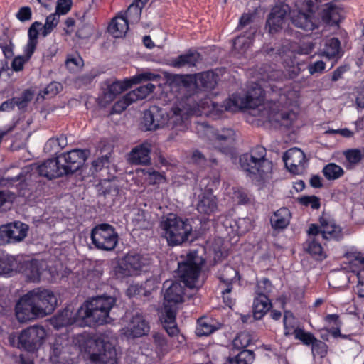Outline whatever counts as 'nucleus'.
<instances>
[{
    "mask_svg": "<svg viewBox=\"0 0 364 364\" xmlns=\"http://www.w3.org/2000/svg\"><path fill=\"white\" fill-rule=\"evenodd\" d=\"M287 11L285 8L275 7L269 14L267 20V25L269 28V32H277L282 28L285 22Z\"/></svg>",
    "mask_w": 364,
    "mask_h": 364,
    "instance_id": "nucleus-28",
    "label": "nucleus"
},
{
    "mask_svg": "<svg viewBox=\"0 0 364 364\" xmlns=\"http://www.w3.org/2000/svg\"><path fill=\"white\" fill-rule=\"evenodd\" d=\"M163 289L164 302L161 321L164 329L172 337L178 333L176 317L178 305L184 301L185 285L176 281L166 280L164 282Z\"/></svg>",
    "mask_w": 364,
    "mask_h": 364,
    "instance_id": "nucleus-3",
    "label": "nucleus"
},
{
    "mask_svg": "<svg viewBox=\"0 0 364 364\" xmlns=\"http://www.w3.org/2000/svg\"><path fill=\"white\" fill-rule=\"evenodd\" d=\"M148 1L149 0H134L129 6L126 12L120 16L125 18L129 25L137 23L141 18V10Z\"/></svg>",
    "mask_w": 364,
    "mask_h": 364,
    "instance_id": "nucleus-29",
    "label": "nucleus"
},
{
    "mask_svg": "<svg viewBox=\"0 0 364 364\" xmlns=\"http://www.w3.org/2000/svg\"><path fill=\"white\" fill-rule=\"evenodd\" d=\"M146 264V259L136 253H129L115 269L118 277H126L136 274Z\"/></svg>",
    "mask_w": 364,
    "mask_h": 364,
    "instance_id": "nucleus-17",
    "label": "nucleus"
},
{
    "mask_svg": "<svg viewBox=\"0 0 364 364\" xmlns=\"http://www.w3.org/2000/svg\"><path fill=\"white\" fill-rule=\"evenodd\" d=\"M322 172L323 176L329 181L336 180L344 174L343 168L334 163L326 165Z\"/></svg>",
    "mask_w": 364,
    "mask_h": 364,
    "instance_id": "nucleus-43",
    "label": "nucleus"
},
{
    "mask_svg": "<svg viewBox=\"0 0 364 364\" xmlns=\"http://www.w3.org/2000/svg\"><path fill=\"white\" fill-rule=\"evenodd\" d=\"M149 323L141 314H136L129 324L126 335L129 337L137 338L146 335L149 331Z\"/></svg>",
    "mask_w": 364,
    "mask_h": 364,
    "instance_id": "nucleus-23",
    "label": "nucleus"
},
{
    "mask_svg": "<svg viewBox=\"0 0 364 364\" xmlns=\"http://www.w3.org/2000/svg\"><path fill=\"white\" fill-rule=\"evenodd\" d=\"M18 267V262L14 256L0 250V275H9L16 271Z\"/></svg>",
    "mask_w": 364,
    "mask_h": 364,
    "instance_id": "nucleus-34",
    "label": "nucleus"
},
{
    "mask_svg": "<svg viewBox=\"0 0 364 364\" xmlns=\"http://www.w3.org/2000/svg\"><path fill=\"white\" fill-rule=\"evenodd\" d=\"M110 156L111 154L109 153L93 161L92 163V168H93V171L97 172L102 170L104 167L107 168L110 164Z\"/></svg>",
    "mask_w": 364,
    "mask_h": 364,
    "instance_id": "nucleus-58",
    "label": "nucleus"
},
{
    "mask_svg": "<svg viewBox=\"0 0 364 364\" xmlns=\"http://www.w3.org/2000/svg\"><path fill=\"white\" fill-rule=\"evenodd\" d=\"M271 302L267 296H258L253 302V316L255 319H261L269 311Z\"/></svg>",
    "mask_w": 364,
    "mask_h": 364,
    "instance_id": "nucleus-36",
    "label": "nucleus"
},
{
    "mask_svg": "<svg viewBox=\"0 0 364 364\" xmlns=\"http://www.w3.org/2000/svg\"><path fill=\"white\" fill-rule=\"evenodd\" d=\"M264 101V91L260 86L254 83L251 85L247 94L243 96L232 95L228 100L224 102L223 107L227 111L232 112L242 109H251L252 115H259L265 117L269 122H276L282 126L289 127L295 119V114L292 112H268L262 104Z\"/></svg>",
    "mask_w": 364,
    "mask_h": 364,
    "instance_id": "nucleus-1",
    "label": "nucleus"
},
{
    "mask_svg": "<svg viewBox=\"0 0 364 364\" xmlns=\"http://www.w3.org/2000/svg\"><path fill=\"white\" fill-rule=\"evenodd\" d=\"M72 4V0H58L55 14L59 16L65 15L71 9Z\"/></svg>",
    "mask_w": 364,
    "mask_h": 364,
    "instance_id": "nucleus-62",
    "label": "nucleus"
},
{
    "mask_svg": "<svg viewBox=\"0 0 364 364\" xmlns=\"http://www.w3.org/2000/svg\"><path fill=\"white\" fill-rule=\"evenodd\" d=\"M343 154L348 162V164L347 165L348 168H352L359 164L363 156L362 151L358 149L346 150L344 151Z\"/></svg>",
    "mask_w": 364,
    "mask_h": 364,
    "instance_id": "nucleus-48",
    "label": "nucleus"
},
{
    "mask_svg": "<svg viewBox=\"0 0 364 364\" xmlns=\"http://www.w3.org/2000/svg\"><path fill=\"white\" fill-rule=\"evenodd\" d=\"M237 271L230 265L225 264L218 269L217 277L221 282L220 287H223V292H231L232 282L237 276Z\"/></svg>",
    "mask_w": 364,
    "mask_h": 364,
    "instance_id": "nucleus-27",
    "label": "nucleus"
},
{
    "mask_svg": "<svg viewBox=\"0 0 364 364\" xmlns=\"http://www.w3.org/2000/svg\"><path fill=\"white\" fill-rule=\"evenodd\" d=\"M218 328V327L210 324L207 321L200 318L198 321L196 334L199 336H208Z\"/></svg>",
    "mask_w": 364,
    "mask_h": 364,
    "instance_id": "nucleus-49",
    "label": "nucleus"
},
{
    "mask_svg": "<svg viewBox=\"0 0 364 364\" xmlns=\"http://www.w3.org/2000/svg\"><path fill=\"white\" fill-rule=\"evenodd\" d=\"M201 60V55L198 52H188L186 54L181 55L176 58L171 60V65L181 68L185 66H195Z\"/></svg>",
    "mask_w": 364,
    "mask_h": 364,
    "instance_id": "nucleus-31",
    "label": "nucleus"
},
{
    "mask_svg": "<svg viewBox=\"0 0 364 364\" xmlns=\"http://www.w3.org/2000/svg\"><path fill=\"white\" fill-rule=\"evenodd\" d=\"M60 21V16L57 14H51L46 18L45 24L43 26L41 35L46 37L58 26Z\"/></svg>",
    "mask_w": 364,
    "mask_h": 364,
    "instance_id": "nucleus-47",
    "label": "nucleus"
},
{
    "mask_svg": "<svg viewBox=\"0 0 364 364\" xmlns=\"http://www.w3.org/2000/svg\"><path fill=\"white\" fill-rule=\"evenodd\" d=\"M267 150L262 146H257L248 153L240 156V164L247 175L259 180L271 172L272 163L266 158Z\"/></svg>",
    "mask_w": 364,
    "mask_h": 364,
    "instance_id": "nucleus-5",
    "label": "nucleus"
},
{
    "mask_svg": "<svg viewBox=\"0 0 364 364\" xmlns=\"http://www.w3.org/2000/svg\"><path fill=\"white\" fill-rule=\"evenodd\" d=\"M101 194L105 198L109 197L113 201L119 193V187L116 180H104L100 183Z\"/></svg>",
    "mask_w": 364,
    "mask_h": 364,
    "instance_id": "nucleus-40",
    "label": "nucleus"
},
{
    "mask_svg": "<svg viewBox=\"0 0 364 364\" xmlns=\"http://www.w3.org/2000/svg\"><path fill=\"white\" fill-rule=\"evenodd\" d=\"M164 235L169 245H178L188 240L192 226L188 220H183L176 214L169 213L161 222Z\"/></svg>",
    "mask_w": 364,
    "mask_h": 364,
    "instance_id": "nucleus-7",
    "label": "nucleus"
},
{
    "mask_svg": "<svg viewBox=\"0 0 364 364\" xmlns=\"http://www.w3.org/2000/svg\"><path fill=\"white\" fill-rule=\"evenodd\" d=\"M134 102V101H131L129 97H128V93L126 94L120 100H119L117 102H116L113 107H112V111L114 113H121L124 110L126 109V108L130 105L132 103Z\"/></svg>",
    "mask_w": 364,
    "mask_h": 364,
    "instance_id": "nucleus-60",
    "label": "nucleus"
},
{
    "mask_svg": "<svg viewBox=\"0 0 364 364\" xmlns=\"http://www.w3.org/2000/svg\"><path fill=\"white\" fill-rule=\"evenodd\" d=\"M299 203L304 206H311L312 209L318 210L320 206V199L316 196H304L298 198Z\"/></svg>",
    "mask_w": 364,
    "mask_h": 364,
    "instance_id": "nucleus-57",
    "label": "nucleus"
},
{
    "mask_svg": "<svg viewBox=\"0 0 364 364\" xmlns=\"http://www.w3.org/2000/svg\"><path fill=\"white\" fill-rule=\"evenodd\" d=\"M107 29L114 38H121L127 32L129 24L125 18L119 15L112 19Z\"/></svg>",
    "mask_w": 364,
    "mask_h": 364,
    "instance_id": "nucleus-35",
    "label": "nucleus"
},
{
    "mask_svg": "<svg viewBox=\"0 0 364 364\" xmlns=\"http://www.w3.org/2000/svg\"><path fill=\"white\" fill-rule=\"evenodd\" d=\"M28 294L41 317L51 314L55 309L57 298L51 291L37 288L30 291Z\"/></svg>",
    "mask_w": 364,
    "mask_h": 364,
    "instance_id": "nucleus-12",
    "label": "nucleus"
},
{
    "mask_svg": "<svg viewBox=\"0 0 364 364\" xmlns=\"http://www.w3.org/2000/svg\"><path fill=\"white\" fill-rule=\"evenodd\" d=\"M155 85L151 82H148L144 85H141L136 89L128 92V97L131 101L136 102L139 100L146 98L150 93L153 92L155 89Z\"/></svg>",
    "mask_w": 364,
    "mask_h": 364,
    "instance_id": "nucleus-41",
    "label": "nucleus"
},
{
    "mask_svg": "<svg viewBox=\"0 0 364 364\" xmlns=\"http://www.w3.org/2000/svg\"><path fill=\"white\" fill-rule=\"evenodd\" d=\"M319 223L322 228L323 239L338 240L342 237L341 228L336 224L333 220L323 215L319 218Z\"/></svg>",
    "mask_w": 364,
    "mask_h": 364,
    "instance_id": "nucleus-24",
    "label": "nucleus"
},
{
    "mask_svg": "<svg viewBox=\"0 0 364 364\" xmlns=\"http://www.w3.org/2000/svg\"><path fill=\"white\" fill-rule=\"evenodd\" d=\"M291 218V213L287 208L277 210L270 218L272 227L274 230H282L288 226Z\"/></svg>",
    "mask_w": 364,
    "mask_h": 364,
    "instance_id": "nucleus-32",
    "label": "nucleus"
},
{
    "mask_svg": "<svg viewBox=\"0 0 364 364\" xmlns=\"http://www.w3.org/2000/svg\"><path fill=\"white\" fill-rule=\"evenodd\" d=\"M92 364H117L114 345L104 338H89L81 345Z\"/></svg>",
    "mask_w": 364,
    "mask_h": 364,
    "instance_id": "nucleus-6",
    "label": "nucleus"
},
{
    "mask_svg": "<svg viewBox=\"0 0 364 364\" xmlns=\"http://www.w3.org/2000/svg\"><path fill=\"white\" fill-rule=\"evenodd\" d=\"M296 339L301 341L306 346L312 345L316 341V337L310 332L305 331L303 328H296L294 331Z\"/></svg>",
    "mask_w": 364,
    "mask_h": 364,
    "instance_id": "nucleus-50",
    "label": "nucleus"
},
{
    "mask_svg": "<svg viewBox=\"0 0 364 364\" xmlns=\"http://www.w3.org/2000/svg\"><path fill=\"white\" fill-rule=\"evenodd\" d=\"M15 312L18 321L21 323H24L41 316L28 293L23 296L18 301Z\"/></svg>",
    "mask_w": 364,
    "mask_h": 364,
    "instance_id": "nucleus-19",
    "label": "nucleus"
},
{
    "mask_svg": "<svg viewBox=\"0 0 364 364\" xmlns=\"http://www.w3.org/2000/svg\"><path fill=\"white\" fill-rule=\"evenodd\" d=\"M151 144L145 142L134 147L129 155V160L134 164H148L151 157Z\"/></svg>",
    "mask_w": 364,
    "mask_h": 364,
    "instance_id": "nucleus-25",
    "label": "nucleus"
},
{
    "mask_svg": "<svg viewBox=\"0 0 364 364\" xmlns=\"http://www.w3.org/2000/svg\"><path fill=\"white\" fill-rule=\"evenodd\" d=\"M284 334L285 336H289L291 334H294V331L296 328L295 326L294 318L292 314H287V312L284 314Z\"/></svg>",
    "mask_w": 364,
    "mask_h": 364,
    "instance_id": "nucleus-56",
    "label": "nucleus"
},
{
    "mask_svg": "<svg viewBox=\"0 0 364 364\" xmlns=\"http://www.w3.org/2000/svg\"><path fill=\"white\" fill-rule=\"evenodd\" d=\"M62 88L60 83L52 82L38 94V96H41L43 98L52 97L59 93Z\"/></svg>",
    "mask_w": 364,
    "mask_h": 364,
    "instance_id": "nucleus-51",
    "label": "nucleus"
},
{
    "mask_svg": "<svg viewBox=\"0 0 364 364\" xmlns=\"http://www.w3.org/2000/svg\"><path fill=\"white\" fill-rule=\"evenodd\" d=\"M181 259L178 262V275L185 286L193 288L198 279L205 259L196 250L181 256Z\"/></svg>",
    "mask_w": 364,
    "mask_h": 364,
    "instance_id": "nucleus-8",
    "label": "nucleus"
},
{
    "mask_svg": "<svg viewBox=\"0 0 364 364\" xmlns=\"http://www.w3.org/2000/svg\"><path fill=\"white\" fill-rule=\"evenodd\" d=\"M42 26L39 21L33 22L28 31V41L24 48V53H27L28 58H31L38 44V28Z\"/></svg>",
    "mask_w": 364,
    "mask_h": 364,
    "instance_id": "nucleus-33",
    "label": "nucleus"
},
{
    "mask_svg": "<svg viewBox=\"0 0 364 364\" xmlns=\"http://www.w3.org/2000/svg\"><path fill=\"white\" fill-rule=\"evenodd\" d=\"M116 300L109 296H100L86 301L77 311V316L87 326L102 325L112 321L109 311Z\"/></svg>",
    "mask_w": 364,
    "mask_h": 364,
    "instance_id": "nucleus-4",
    "label": "nucleus"
},
{
    "mask_svg": "<svg viewBox=\"0 0 364 364\" xmlns=\"http://www.w3.org/2000/svg\"><path fill=\"white\" fill-rule=\"evenodd\" d=\"M218 75L213 71L203 72L194 77V86L199 89L213 90L217 84Z\"/></svg>",
    "mask_w": 364,
    "mask_h": 364,
    "instance_id": "nucleus-30",
    "label": "nucleus"
},
{
    "mask_svg": "<svg viewBox=\"0 0 364 364\" xmlns=\"http://www.w3.org/2000/svg\"><path fill=\"white\" fill-rule=\"evenodd\" d=\"M25 56L18 55L15 57L11 63V68L15 72L21 71L23 69L25 63L28 61L31 58L28 57L27 53H24Z\"/></svg>",
    "mask_w": 364,
    "mask_h": 364,
    "instance_id": "nucleus-63",
    "label": "nucleus"
},
{
    "mask_svg": "<svg viewBox=\"0 0 364 364\" xmlns=\"http://www.w3.org/2000/svg\"><path fill=\"white\" fill-rule=\"evenodd\" d=\"M50 361L53 364L65 363L68 360V357L64 350V347L61 344L55 343L52 348L50 355Z\"/></svg>",
    "mask_w": 364,
    "mask_h": 364,
    "instance_id": "nucleus-46",
    "label": "nucleus"
},
{
    "mask_svg": "<svg viewBox=\"0 0 364 364\" xmlns=\"http://www.w3.org/2000/svg\"><path fill=\"white\" fill-rule=\"evenodd\" d=\"M84 65L82 58L79 56L69 55L65 61L66 67L71 71H75Z\"/></svg>",
    "mask_w": 364,
    "mask_h": 364,
    "instance_id": "nucleus-59",
    "label": "nucleus"
},
{
    "mask_svg": "<svg viewBox=\"0 0 364 364\" xmlns=\"http://www.w3.org/2000/svg\"><path fill=\"white\" fill-rule=\"evenodd\" d=\"M197 210L200 213L210 215L217 210L218 200L213 195L211 188L207 186L203 190L200 188V193L198 196L196 204Z\"/></svg>",
    "mask_w": 364,
    "mask_h": 364,
    "instance_id": "nucleus-21",
    "label": "nucleus"
},
{
    "mask_svg": "<svg viewBox=\"0 0 364 364\" xmlns=\"http://www.w3.org/2000/svg\"><path fill=\"white\" fill-rule=\"evenodd\" d=\"M133 222L136 228L141 230H149L153 225L151 213L142 209L137 210Z\"/></svg>",
    "mask_w": 364,
    "mask_h": 364,
    "instance_id": "nucleus-38",
    "label": "nucleus"
},
{
    "mask_svg": "<svg viewBox=\"0 0 364 364\" xmlns=\"http://www.w3.org/2000/svg\"><path fill=\"white\" fill-rule=\"evenodd\" d=\"M90 152L87 149H73L58 156L62 168L65 169V175L73 174L79 170Z\"/></svg>",
    "mask_w": 364,
    "mask_h": 364,
    "instance_id": "nucleus-14",
    "label": "nucleus"
},
{
    "mask_svg": "<svg viewBox=\"0 0 364 364\" xmlns=\"http://www.w3.org/2000/svg\"><path fill=\"white\" fill-rule=\"evenodd\" d=\"M255 359V353L250 350L240 351L235 357L229 358L230 364H251Z\"/></svg>",
    "mask_w": 364,
    "mask_h": 364,
    "instance_id": "nucleus-45",
    "label": "nucleus"
},
{
    "mask_svg": "<svg viewBox=\"0 0 364 364\" xmlns=\"http://www.w3.org/2000/svg\"><path fill=\"white\" fill-rule=\"evenodd\" d=\"M26 180H32L37 176L48 179L58 178L65 175V169L62 168L59 157L48 159L41 164H32L28 168Z\"/></svg>",
    "mask_w": 364,
    "mask_h": 364,
    "instance_id": "nucleus-10",
    "label": "nucleus"
},
{
    "mask_svg": "<svg viewBox=\"0 0 364 364\" xmlns=\"http://www.w3.org/2000/svg\"><path fill=\"white\" fill-rule=\"evenodd\" d=\"M79 321H81V319L77 316V311L74 313L70 306L65 308L52 319L53 325L58 329Z\"/></svg>",
    "mask_w": 364,
    "mask_h": 364,
    "instance_id": "nucleus-26",
    "label": "nucleus"
},
{
    "mask_svg": "<svg viewBox=\"0 0 364 364\" xmlns=\"http://www.w3.org/2000/svg\"><path fill=\"white\" fill-rule=\"evenodd\" d=\"M90 237L96 248L110 251L116 247L119 236L112 225L102 223L92 228Z\"/></svg>",
    "mask_w": 364,
    "mask_h": 364,
    "instance_id": "nucleus-9",
    "label": "nucleus"
},
{
    "mask_svg": "<svg viewBox=\"0 0 364 364\" xmlns=\"http://www.w3.org/2000/svg\"><path fill=\"white\" fill-rule=\"evenodd\" d=\"M323 53L329 58L341 57L342 50L338 38L333 37L326 40Z\"/></svg>",
    "mask_w": 364,
    "mask_h": 364,
    "instance_id": "nucleus-39",
    "label": "nucleus"
},
{
    "mask_svg": "<svg viewBox=\"0 0 364 364\" xmlns=\"http://www.w3.org/2000/svg\"><path fill=\"white\" fill-rule=\"evenodd\" d=\"M14 199V194L9 191H0V209L5 211L9 209Z\"/></svg>",
    "mask_w": 364,
    "mask_h": 364,
    "instance_id": "nucleus-54",
    "label": "nucleus"
},
{
    "mask_svg": "<svg viewBox=\"0 0 364 364\" xmlns=\"http://www.w3.org/2000/svg\"><path fill=\"white\" fill-rule=\"evenodd\" d=\"M237 226V232L239 235H242L249 231L252 227L250 219L248 218H239L235 221Z\"/></svg>",
    "mask_w": 364,
    "mask_h": 364,
    "instance_id": "nucleus-61",
    "label": "nucleus"
},
{
    "mask_svg": "<svg viewBox=\"0 0 364 364\" xmlns=\"http://www.w3.org/2000/svg\"><path fill=\"white\" fill-rule=\"evenodd\" d=\"M283 161L290 172L299 174L304 170L306 156L300 149L291 148L284 154Z\"/></svg>",
    "mask_w": 364,
    "mask_h": 364,
    "instance_id": "nucleus-20",
    "label": "nucleus"
},
{
    "mask_svg": "<svg viewBox=\"0 0 364 364\" xmlns=\"http://www.w3.org/2000/svg\"><path fill=\"white\" fill-rule=\"evenodd\" d=\"M304 247L308 253L317 260H322L326 258L323 249L316 237H309L304 243Z\"/></svg>",
    "mask_w": 364,
    "mask_h": 364,
    "instance_id": "nucleus-37",
    "label": "nucleus"
},
{
    "mask_svg": "<svg viewBox=\"0 0 364 364\" xmlns=\"http://www.w3.org/2000/svg\"><path fill=\"white\" fill-rule=\"evenodd\" d=\"M272 290L271 281L267 278H262L257 281L256 293L258 296H267Z\"/></svg>",
    "mask_w": 364,
    "mask_h": 364,
    "instance_id": "nucleus-53",
    "label": "nucleus"
},
{
    "mask_svg": "<svg viewBox=\"0 0 364 364\" xmlns=\"http://www.w3.org/2000/svg\"><path fill=\"white\" fill-rule=\"evenodd\" d=\"M235 132L232 129H223L220 132L213 133V144L221 153H231L235 141Z\"/></svg>",
    "mask_w": 364,
    "mask_h": 364,
    "instance_id": "nucleus-22",
    "label": "nucleus"
},
{
    "mask_svg": "<svg viewBox=\"0 0 364 364\" xmlns=\"http://www.w3.org/2000/svg\"><path fill=\"white\" fill-rule=\"evenodd\" d=\"M316 9V18L319 19V23L338 26L345 18L343 9L332 3L325 4Z\"/></svg>",
    "mask_w": 364,
    "mask_h": 364,
    "instance_id": "nucleus-16",
    "label": "nucleus"
},
{
    "mask_svg": "<svg viewBox=\"0 0 364 364\" xmlns=\"http://www.w3.org/2000/svg\"><path fill=\"white\" fill-rule=\"evenodd\" d=\"M328 351V346L323 341L318 340L316 338L311 345V352L314 356L316 355L323 358L326 355Z\"/></svg>",
    "mask_w": 364,
    "mask_h": 364,
    "instance_id": "nucleus-55",
    "label": "nucleus"
},
{
    "mask_svg": "<svg viewBox=\"0 0 364 364\" xmlns=\"http://www.w3.org/2000/svg\"><path fill=\"white\" fill-rule=\"evenodd\" d=\"M45 329L40 326H32L23 330L18 336V348L34 352L43 344L46 338Z\"/></svg>",
    "mask_w": 364,
    "mask_h": 364,
    "instance_id": "nucleus-11",
    "label": "nucleus"
},
{
    "mask_svg": "<svg viewBox=\"0 0 364 364\" xmlns=\"http://www.w3.org/2000/svg\"><path fill=\"white\" fill-rule=\"evenodd\" d=\"M132 82L130 80L124 81L107 80L104 82L102 93L99 97L102 105H107L112 102L118 95L131 87Z\"/></svg>",
    "mask_w": 364,
    "mask_h": 364,
    "instance_id": "nucleus-18",
    "label": "nucleus"
},
{
    "mask_svg": "<svg viewBox=\"0 0 364 364\" xmlns=\"http://www.w3.org/2000/svg\"><path fill=\"white\" fill-rule=\"evenodd\" d=\"M311 1L308 3L306 11L296 10L291 12V21L297 28L306 31H312L319 25V19L316 18V11Z\"/></svg>",
    "mask_w": 364,
    "mask_h": 364,
    "instance_id": "nucleus-13",
    "label": "nucleus"
},
{
    "mask_svg": "<svg viewBox=\"0 0 364 364\" xmlns=\"http://www.w3.org/2000/svg\"><path fill=\"white\" fill-rule=\"evenodd\" d=\"M251 336L247 332H241L237 334L233 341V346L237 349L247 347L251 343Z\"/></svg>",
    "mask_w": 364,
    "mask_h": 364,
    "instance_id": "nucleus-52",
    "label": "nucleus"
},
{
    "mask_svg": "<svg viewBox=\"0 0 364 364\" xmlns=\"http://www.w3.org/2000/svg\"><path fill=\"white\" fill-rule=\"evenodd\" d=\"M171 85L183 88L194 86V77L190 75H173L169 77Z\"/></svg>",
    "mask_w": 364,
    "mask_h": 364,
    "instance_id": "nucleus-44",
    "label": "nucleus"
},
{
    "mask_svg": "<svg viewBox=\"0 0 364 364\" xmlns=\"http://www.w3.org/2000/svg\"><path fill=\"white\" fill-rule=\"evenodd\" d=\"M181 100L176 103L168 113L159 107H151L144 112L141 124L146 131H154L167 127L176 131H183L186 127V122L193 112V109Z\"/></svg>",
    "mask_w": 364,
    "mask_h": 364,
    "instance_id": "nucleus-2",
    "label": "nucleus"
},
{
    "mask_svg": "<svg viewBox=\"0 0 364 364\" xmlns=\"http://www.w3.org/2000/svg\"><path fill=\"white\" fill-rule=\"evenodd\" d=\"M16 18L21 22L29 21L32 18V11L29 6H22L16 14Z\"/></svg>",
    "mask_w": 364,
    "mask_h": 364,
    "instance_id": "nucleus-64",
    "label": "nucleus"
},
{
    "mask_svg": "<svg viewBox=\"0 0 364 364\" xmlns=\"http://www.w3.org/2000/svg\"><path fill=\"white\" fill-rule=\"evenodd\" d=\"M28 231V225L20 221L3 225L0 227V245L21 242Z\"/></svg>",
    "mask_w": 364,
    "mask_h": 364,
    "instance_id": "nucleus-15",
    "label": "nucleus"
},
{
    "mask_svg": "<svg viewBox=\"0 0 364 364\" xmlns=\"http://www.w3.org/2000/svg\"><path fill=\"white\" fill-rule=\"evenodd\" d=\"M23 272L28 279L31 282H38L41 277V269L39 262L37 260H31L24 264Z\"/></svg>",
    "mask_w": 364,
    "mask_h": 364,
    "instance_id": "nucleus-42",
    "label": "nucleus"
}]
</instances>
